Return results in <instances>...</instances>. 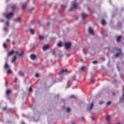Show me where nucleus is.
<instances>
[{
    "instance_id": "f257e3e1",
    "label": "nucleus",
    "mask_w": 124,
    "mask_h": 124,
    "mask_svg": "<svg viewBox=\"0 0 124 124\" xmlns=\"http://www.w3.org/2000/svg\"><path fill=\"white\" fill-rule=\"evenodd\" d=\"M14 16V13L13 12L9 13L8 14L6 15L5 16V18L7 19L8 20H11L12 19V17Z\"/></svg>"
},
{
    "instance_id": "f03ea898",
    "label": "nucleus",
    "mask_w": 124,
    "mask_h": 124,
    "mask_svg": "<svg viewBox=\"0 0 124 124\" xmlns=\"http://www.w3.org/2000/svg\"><path fill=\"white\" fill-rule=\"evenodd\" d=\"M78 7V4L75 2V1L72 2V6L69 9V11H72L74 9H76Z\"/></svg>"
},
{
    "instance_id": "7ed1b4c3",
    "label": "nucleus",
    "mask_w": 124,
    "mask_h": 124,
    "mask_svg": "<svg viewBox=\"0 0 124 124\" xmlns=\"http://www.w3.org/2000/svg\"><path fill=\"white\" fill-rule=\"evenodd\" d=\"M71 47V43L67 42L65 43V47L67 50H68V49H70Z\"/></svg>"
},
{
    "instance_id": "20e7f679",
    "label": "nucleus",
    "mask_w": 124,
    "mask_h": 124,
    "mask_svg": "<svg viewBox=\"0 0 124 124\" xmlns=\"http://www.w3.org/2000/svg\"><path fill=\"white\" fill-rule=\"evenodd\" d=\"M117 51L119 52V53H117L115 54V57L116 58H118L120 56V55L122 54V49H119V48H116Z\"/></svg>"
},
{
    "instance_id": "39448f33",
    "label": "nucleus",
    "mask_w": 124,
    "mask_h": 124,
    "mask_svg": "<svg viewBox=\"0 0 124 124\" xmlns=\"http://www.w3.org/2000/svg\"><path fill=\"white\" fill-rule=\"evenodd\" d=\"M14 53H15L16 55H18V54H19V51H15L14 50H12L10 52H9L8 56H11V55H13Z\"/></svg>"
},
{
    "instance_id": "423d86ee",
    "label": "nucleus",
    "mask_w": 124,
    "mask_h": 124,
    "mask_svg": "<svg viewBox=\"0 0 124 124\" xmlns=\"http://www.w3.org/2000/svg\"><path fill=\"white\" fill-rule=\"evenodd\" d=\"M88 31L90 34H92V35H94V33L93 32V29L92 27H89Z\"/></svg>"
},
{
    "instance_id": "0eeeda50",
    "label": "nucleus",
    "mask_w": 124,
    "mask_h": 124,
    "mask_svg": "<svg viewBox=\"0 0 124 124\" xmlns=\"http://www.w3.org/2000/svg\"><path fill=\"white\" fill-rule=\"evenodd\" d=\"M30 58L31 59V60H32V61H35L36 60V55H35V54H31Z\"/></svg>"
},
{
    "instance_id": "6e6552de",
    "label": "nucleus",
    "mask_w": 124,
    "mask_h": 124,
    "mask_svg": "<svg viewBox=\"0 0 124 124\" xmlns=\"http://www.w3.org/2000/svg\"><path fill=\"white\" fill-rule=\"evenodd\" d=\"M49 47L50 46L49 45H46L43 46V49L44 51H46V50H48V49H49Z\"/></svg>"
},
{
    "instance_id": "1a4fd4ad",
    "label": "nucleus",
    "mask_w": 124,
    "mask_h": 124,
    "mask_svg": "<svg viewBox=\"0 0 124 124\" xmlns=\"http://www.w3.org/2000/svg\"><path fill=\"white\" fill-rule=\"evenodd\" d=\"M81 16L82 17V19L84 20L85 19V18H87V17H88V15L87 14H85V13H82L81 14Z\"/></svg>"
},
{
    "instance_id": "9d476101",
    "label": "nucleus",
    "mask_w": 124,
    "mask_h": 124,
    "mask_svg": "<svg viewBox=\"0 0 124 124\" xmlns=\"http://www.w3.org/2000/svg\"><path fill=\"white\" fill-rule=\"evenodd\" d=\"M64 72H67V70L65 69V70H62L61 72L59 73V75H62Z\"/></svg>"
},
{
    "instance_id": "9b49d317",
    "label": "nucleus",
    "mask_w": 124,
    "mask_h": 124,
    "mask_svg": "<svg viewBox=\"0 0 124 124\" xmlns=\"http://www.w3.org/2000/svg\"><path fill=\"white\" fill-rule=\"evenodd\" d=\"M93 106H94V104L93 103H92L90 107L88 108V110L90 111L92 110L93 108Z\"/></svg>"
},
{
    "instance_id": "f8f14e48",
    "label": "nucleus",
    "mask_w": 124,
    "mask_h": 124,
    "mask_svg": "<svg viewBox=\"0 0 124 124\" xmlns=\"http://www.w3.org/2000/svg\"><path fill=\"white\" fill-rule=\"evenodd\" d=\"M122 39V36H118L117 38L116 41L117 42H121V39Z\"/></svg>"
},
{
    "instance_id": "ddd939ff",
    "label": "nucleus",
    "mask_w": 124,
    "mask_h": 124,
    "mask_svg": "<svg viewBox=\"0 0 124 124\" xmlns=\"http://www.w3.org/2000/svg\"><path fill=\"white\" fill-rule=\"evenodd\" d=\"M39 39H40V40H44V36H43L42 35H39Z\"/></svg>"
},
{
    "instance_id": "4468645a",
    "label": "nucleus",
    "mask_w": 124,
    "mask_h": 124,
    "mask_svg": "<svg viewBox=\"0 0 124 124\" xmlns=\"http://www.w3.org/2000/svg\"><path fill=\"white\" fill-rule=\"evenodd\" d=\"M4 68L9 69V65H8L7 63H5Z\"/></svg>"
},
{
    "instance_id": "2eb2a0df",
    "label": "nucleus",
    "mask_w": 124,
    "mask_h": 124,
    "mask_svg": "<svg viewBox=\"0 0 124 124\" xmlns=\"http://www.w3.org/2000/svg\"><path fill=\"white\" fill-rule=\"evenodd\" d=\"M26 7H27V4L24 3L22 4V8L23 10H24V9H26Z\"/></svg>"
},
{
    "instance_id": "dca6fc26",
    "label": "nucleus",
    "mask_w": 124,
    "mask_h": 124,
    "mask_svg": "<svg viewBox=\"0 0 124 124\" xmlns=\"http://www.w3.org/2000/svg\"><path fill=\"white\" fill-rule=\"evenodd\" d=\"M16 7H17V5L14 4L12 5L11 8L13 10H14Z\"/></svg>"
},
{
    "instance_id": "f3484780",
    "label": "nucleus",
    "mask_w": 124,
    "mask_h": 124,
    "mask_svg": "<svg viewBox=\"0 0 124 124\" xmlns=\"http://www.w3.org/2000/svg\"><path fill=\"white\" fill-rule=\"evenodd\" d=\"M17 59V57H16V56H14V58L12 59V62H15V61H16Z\"/></svg>"
},
{
    "instance_id": "a211bd4d",
    "label": "nucleus",
    "mask_w": 124,
    "mask_h": 124,
    "mask_svg": "<svg viewBox=\"0 0 124 124\" xmlns=\"http://www.w3.org/2000/svg\"><path fill=\"white\" fill-rule=\"evenodd\" d=\"M10 93H11V90H10L9 89L7 90V91L6 92V94L7 95H8V94H10Z\"/></svg>"
},
{
    "instance_id": "6ab92c4d",
    "label": "nucleus",
    "mask_w": 124,
    "mask_h": 124,
    "mask_svg": "<svg viewBox=\"0 0 124 124\" xmlns=\"http://www.w3.org/2000/svg\"><path fill=\"white\" fill-rule=\"evenodd\" d=\"M57 46L58 47H62V42H60V43L57 44Z\"/></svg>"
},
{
    "instance_id": "aec40b11",
    "label": "nucleus",
    "mask_w": 124,
    "mask_h": 124,
    "mask_svg": "<svg viewBox=\"0 0 124 124\" xmlns=\"http://www.w3.org/2000/svg\"><path fill=\"white\" fill-rule=\"evenodd\" d=\"M24 54H25V52H24V51H21L20 54L18 52V54L17 55H18L19 57H22L24 55Z\"/></svg>"
},
{
    "instance_id": "412c9836",
    "label": "nucleus",
    "mask_w": 124,
    "mask_h": 124,
    "mask_svg": "<svg viewBox=\"0 0 124 124\" xmlns=\"http://www.w3.org/2000/svg\"><path fill=\"white\" fill-rule=\"evenodd\" d=\"M30 31L31 34H34V30L30 29Z\"/></svg>"
},
{
    "instance_id": "4be33fe9",
    "label": "nucleus",
    "mask_w": 124,
    "mask_h": 124,
    "mask_svg": "<svg viewBox=\"0 0 124 124\" xmlns=\"http://www.w3.org/2000/svg\"><path fill=\"white\" fill-rule=\"evenodd\" d=\"M18 74L20 76H23V75H24V73H23L22 71H19L18 72Z\"/></svg>"
},
{
    "instance_id": "5701e85b",
    "label": "nucleus",
    "mask_w": 124,
    "mask_h": 124,
    "mask_svg": "<svg viewBox=\"0 0 124 124\" xmlns=\"http://www.w3.org/2000/svg\"><path fill=\"white\" fill-rule=\"evenodd\" d=\"M106 121L109 122L110 121V115H108L106 118Z\"/></svg>"
},
{
    "instance_id": "b1692460",
    "label": "nucleus",
    "mask_w": 124,
    "mask_h": 124,
    "mask_svg": "<svg viewBox=\"0 0 124 124\" xmlns=\"http://www.w3.org/2000/svg\"><path fill=\"white\" fill-rule=\"evenodd\" d=\"M102 25H103V26H105V25H106V21L104 20H102Z\"/></svg>"
},
{
    "instance_id": "393cba45",
    "label": "nucleus",
    "mask_w": 124,
    "mask_h": 124,
    "mask_svg": "<svg viewBox=\"0 0 124 124\" xmlns=\"http://www.w3.org/2000/svg\"><path fill=\"white\" fill-rule=\"evenodd\" d=\"M17 22H19V23L21 22V18L20 17H18L17 18V19L16 20Z\"/></svg>"
},
{
    "instance_id": "a878e982",
    "label": "nucleus",
    "mask_w": 124,
    "mask_h": 124,
    "mask_svg": "<svg viewBox=\"0 0 124 124\" xmlns=\"http://www.w3.org/2000/svg\"><path fill=\"white\" fill-rule=\"evenodd\" d=\"M81 69L82 71H85V70H86V67L82 66L81 67Z\"/></svg>"
},
{
    "instance_id": "bb28decb",
    "label": "nucleus",
    "mask_w": 124,
    "mask_h": 124,
    "mask_svg": "<svg viewBox=\"0 0 124 124\" xmlns=\"http://www.w3.org/2000/svg\"><path fill=\"white\" fill-rule=\"evenodd\" d=\"M7 73V74H11V73H12V71L11 70H8Z\"/></svg>"
},
{
    "instance_id": "cd10ccee",
    "label": "nucleus",
    "mask_w": 124,
    "mask_h": 124,
    "mask_svg": "<svg viewBox=\"0 0 124 124\" xmlns=\"http://www.w3.org/2000/svg\"><path fill=\"white\" fill-rule=\"evenodd\" d=\"M93 76H92V77H91V83L92 84H93Z\"/></svg>"
},
{
    "instance_id": "c85d7f7f",
    "label": "nucleus",
    "mask_w": 124,
    "mask_h": 124,
    "mask_svg": "<svg viewBox=\"0 0 124 124\" xmlns=\"http://www.w3.org/2000/svg\"><path fill=\"white\" fill-rule=\"evenodd\" d=\"M73 81H76V76H74L72 77Z\"/></svg>"
},
{
    "instance_id": "c756f323",
    "label": "nucleus",
    "mask_w": 124,
    "mask_h": 124,
    "mask_svg": "<svg viewBox=\"0 0 124 124\" xmlns=\"http://www.w3.org/2000/svg\"><path fill=\"white\" fill-rule=\"evenodd\" d=\"M61 7H62V9L64 10V9H65L66 8V6H64L63 5H62L61 6Z\"/></svg>"
},
{
    "instance_id": "7c9ffc66",
    "label": "nucleus",
    "mask_w": 124,
    "mask_h": 124,
    "mask_svg": "<svg viewBox=\"0 0 124 124\" xmlns=\"http://www.w3.org/2000/svg\"><path fill=\"white\" fill-rule=\"evenodd\" d=\"M3 47L4 48H7V45L5 43H3Z\"/></svg>"
},
{
    "instance_id": "2f4dec72",
    "label": "nucleus",
    "mask_w": 124,
    "mask_h": 124,
    "mask_svg": "<svg viewBox=\"0 0 124 124\" xmlns=\"http://www.w3.org/2000/svg\"><path fill=\"white\" fill-rule=\"evenodd\" d=\"M5 24L6 26H9V21H7Z\"/></svg>"
},
{
    "instance_id": "473e14b6",
    "label": "nucleus",
    "mask_w": 124,
    "mask_h": 124,
    "mask_svg": "<svg viewBox=\"0 0 124 124\" xmlns=\"http://www.w3.org/2000/svg\"><path fill=\"white\" fill-rule=\"evenodd\" d=\"M29 92H30V93H31V92H32V88L31 87H30V88H29Z\"/></svg>"
},
{
    "instance_id": "72a5a7b5",
    "label": "nucleus",
    "mask_w": 124,
    "mask_h": 124,
    "mask_svg": "<svg viewBox=\"0 0 124 124\" xmlns=\"http://www.w3.org/2000/svg\"><path fill=\"white\" fill-rule=\"evenodd\" d=\"M70 97V98H75V96L74 95H72Z\"/></svg>"
},
{
    "instance_id": "f704fd0d",
    "label": "nucleus",
    "mask_w": 124,
    "mask_h": 124,
    "mask_svg": "<svg viewBox=\"0 0 124 124\" xmlns=\"http://www.w3.org/2000/svg\"><path fill=\"white\" fill-rule=\"evenodd\" d=\"M93 63H94V64H96V63H97V61H93Z\"/></svg>"
},
{
    "instance_id": "c9c22d12",
    "label": "nucleus",
    "mask_w": 124,
    "mask_h": 124,
    "mask_svg": "<svg viewBox=\"0 0 124 124\" xmlns=\"http://www.w3.org/2000/svg\"><path fill=\"white\" fill-rule=\"evenodd\" d=\"M35 77H37V78L39 77V74H38V73L36 74Z\"/></svg>"
},
{
    "instance_id": "e433bc0d",
    "label": "nucleus",
    "mask_w": 124,
    "mask_h": 124,
    "mask_svg": "<svg viewBox=\"0 0 124 124\" xmlns=\"http://www.w3.org/2000/svg\"><path fill=\"white\" fill-rule=\"evenodd\" d=\"M111 103H112V102L109 101V102H108L107 103V105H108V106L110 105H111Z\"/></svg>"
},
{
    "instance_id": "4c0bfd02",
    "label": "nucleus",
    "mask_w": 124,
    "mask_h": 124,
    "mask_svg": "<svg viewBox=\"0 0 124 124\" xmlns=\"http://www.w3.org/2000/svg\"><path fill=\"white\" fill-rule=\"evenodd\" d=\"M70 110H71L70 108H67V112H70Z\"/></svg>"
},
{
    "instance_id": "58836bf2",
    "label": "nucleus",
    "mask_w": 124,
    "mask_h": 124,
    "mask_svg": "<svg viewBox=\"0 0 124 124\" xmlns=\"http://www.w3.org/2000/svg\"><path fill=\"white\" fill-rule=\"evenodd\" d=\"M3 30H4V31H8V29H7V28H4L3 29Z\"/></svg>"
},
{
    "instance_id": "ea45409f",
    "label": "nucleus",
    "mask_w": 124,
    "mask_h": 124,
    "mask_svg": "<svg viewBox=\"0 0 124 124\" xmlns=\"http://www.w3.org/2000/svg\"><path fill=\"white\" fill-rule=\"evenodd\" d=\"M99 104H100L101 105V104H103V103H104V101H100L99 102Z\"/></svg>"
},
{
    "instance_id": "a19ab883",
    "label": "nucleus",
    "mask_w": 124,
    "mask_h": 124,
    "mask_svg": "<svg viewBox=\"0 0 124 124\" xmlns=\"http://www.w3.org/2000/svg\"><path fill=\"white\" fill-rule=\"evenodd\" d=\"M91 118L92 121H94V117H93V116H91Z\"/></svg>"
},
{
    "instance_id": "79ce46f5",
    "label": "nucleus",
    "mask_w": 124,
    "mask_h": 124,
    "mask_svg": "<svg viewBox=\"0 0 124 124\" xmlns=\"http://www.w3.org/2000/svg\"><path fill=\"white\" fill-rule=\"evenodd\" d=\"M101 60H103V61L104 62L105 61V59L104 58H101Z\"/></svg>"
},
{
    "instance_id": "37998d69",
    "label": "nucleus",
    "mask_w": 124,
    "mask_h": 124,
    "mask_svg": "<svg viewBox=\"0 0 124 124\" xmlns=\"http://www.w3.org/2000/svg\"><path fill=\"white\" fill-rule=\"evenodd\" d=\"M0 22H4V20L2 19V20H0Z\"/></svg>"
},
{
    "instance_id": "c03bdc74",
    "label": "nucleus",
    "mask_w": 124,
    "mask_h": 124,
    "mask_svg": "<svg viewBox=\"0 0 124 124\" xmlns=\"http://www.w3.org/2000/svg\"><path fill=\"white\" fill-rule=\"evenodd\" d=\"M6 109H7L6 107H4L3 108V110H6Z\"/></svg>"
},
{
    "instance_id": "a18cd8bd",
    "label": "nucleus",
    "mask_w": 124,
    "mask_h": 124,
    "mask_svg": "<svg viewBox=\"0 0 124 124\" xmlns=\"http://www.w3.org/2000/svg\"><path fill=\"white\" fill-rule=\"evenodd\" d=\"M31 11H32V10H34V8L32 7L31 9Z\"/></svg>"
},
{
    "instance_id": "49530a36",
    "label": "nucleus",
    "mask_w": 124,
    "mask_h": 124,
    "mask_svg": "<svg viewBox=\"0 0 124 124\" xmlns=\"http://www.w3.org/2000/svg\"><path fill=\"white\" fill-rule=\"evenodd\" d=\"M15 82H17V78H15Z\"/></svg>"
},
{
    "instance_id": "de8ad7c7",
    "label": "nucleus",
    "mask_w": 124,
    "mask_h": 124,
    "mask_svg": "<svg viewBox=\"0 0 124 124\" xmlns=\"http://www.w3.org/2000/svg\"><path fill=\"white\" fill-rule=\"evenodd\" d=\"M6 42H9V39H7V40H6Z\"/></svg>"
},
{
    "instance_id": "09e8293b",
    "label": "nucleus",
    "mask_w": 124,
    "mask_h": 124,
    "mask_svg": "<svg viewBox=\"0 0 124 124\" xmlns=\"http://www.w3.org/2000/svg\"><path fill=\"white\" fill-rule=\"evenodd\" d=\"M117 68H118L119 71H120V68L119 67V66H117Z\"/></svg>"
},
{
    "instance_id": "8fccbe9b",
    "label": "nucleus",
    "mask_w": 124,
    "mask_h": 124,
    "mask_svg": "<svg viewBox=\"0 0 124 124\" xmlns=\"http://www.w3.org/2000/svg\"><path fill=\"white\" fill-rule=\"evenodd\" d=\"M47 26H50V22H47Z\"/></svg>"
},
{
    "instance_id": "3c124183",
    "label": "nucleus",
    "mask_w": 124,
    "mask_h": 124,
    "mask_svg": "<svg viewBox=\"0 0 124 124\" xmlns=\"http://www.w3.org/2000/svg\"><path fill=\"white\" fill-rule=\"evenodd\" d=\"M13 45H15V43L14 42V41L13 42Z\"/></svg>"
},
{
    "instance_id": "603ef678",
    "label": "nucleus",
    "mask_w": 124,
    "mask_h": 124,
    "mask_svg": "<svg viewBox=\"0 0 124 124\" xmlns=\"http://www.w3.org/2000/svg\"><path fill=\"white\" fill-rule=\"evenodd\" d=\"M5 85H6V86H7V82H5Z\"/></svg>"
},
{
    "instance_id": "864d4df0",
    "label": "nucleus",
    "mask_w": 124,
    "mask_h": 124,
    "mask_svg": "<svg viewBox=\"0 0 124 124\" xmlns=\"http://www.w3.org/2000/svg\"><path fill=\"white\" fill-rule=\"evenodd\" d=\"M113 95H116V93H113Z\"/></svg>"
},
{
    "instance_id": "5fc2aeb1",
    "label": "nucleus",
    "mask_w": 124,
    "mask_h": 124,
    "mask_svg": "<svg viewBox=\"0 0 124 124\" xmlns=\"http://www.w3.org/2000/svg\"><path fill=\"white\" fill-rule=\"evenodd\" d=\"M80 62H83V59H81V60H80Z\"/></svg>"
},
{
    "instance_id": "6e6d98bb",
    "label": "nucleus",
    "mask_w": 124,
    "mask_h": 124,
    "mask_svg": "<svg viewBox=\"0 0 124 124\" xmlns=\"http://www.w3.org/2000/svg\"><path fill=\"white\" fill-rule=\"evenodd\" d=\"M82 121H84V120H85V118H84V117H82Z\"/></svg>"
},
{
    "instance_id": "4d7b16f0",
    "label": "nucleus",
    "mask_w": 124,
    "mask_h": 124,
    "mask_svg": "<svg viewBox=\"0 0 124 124\" xmlns=\"http://www.w3.org/2000/svg\"><path fill=\"white\" fill-rule=\"evenodd\" d=\"M121 124V123H116V124Z\"/></svg>"
},
{
    "instance_id": "13d9d810",
    "label": "nucleus",
    "mask_w": 124,
    "mask_h": 124,
    "mask_svg": "<svg viewBox=\"0 0 124 124\" xmlns=\"http://www.w3.org/2000/svg\"><path fill=\"white\" fill-rule=\"evenodd\" d=\"M69 87H70V85H68V86L67 87V88H69Z\"/></svg>"
},
{
    "instance_id": "bf43d9fd",
    "label": "nucleus",
    "mask_w": 124,
    "mask_h": 124,
    "mask_svg": "<svg viewBox=\"0 0 124 124\" xmlns=\"http://www.w3.org/2000/svg\"><path fill=\"white\" fill-rule=\"evenodd\" d=\"M72 124H75V123H72Z\"/></svg>"
},
{
    "instance_id": "052dcab7",
    "label": "nucleus",
    "mask_w": 124,
    "mask_h": 124,
    "mask_svg": "<svg viewBox=\"0 0 124 124\" xmlns=\"http://www.w3.org/2000/svg\"><path fill=\"white\" fill-rule=\"evenodd\" d=\"M76 19H77V20H78V17H77V18H76Z\"/></svg>"
},
{
    "instance_id": "680f3d73",
    "label": "nucleus",
    "mask_w": 124,
    "mask_h": 124,
    "mask_svg": "<svg viewBox=\"0 0 124 124\" xmlns=\"http://www.w3.org/2000/svg\"><path fill=\"white\" fill-rule=\"evenodd\" d=\"M123 97H124V93H123Z\"/></svg>"
},
{
    "instance_id": "e2e57ef3",
    "label": "nucleus",
    "mask_w": 124,
    "mask_h": 124,
    "mask_svg": "<svg viewBox=\"0 0 124 124\" xmlns=\"http://www.w3.org/2000/svg\"><path fill=\"white\" fill-rule=\"evenodd\" d=\"M88 9H89V7H87Z\"/></svg>"
},
{
    "instance_id": "0e129e2a",
    "label": "nucleus",
    "mask_w": 124,
    "mask_h": 124,
    "mask_svg": "<svg viewBox=\"0 0 124 124\" xmlns=\"http://www.w3.org/2000/svg\"><path fill=\"white\" fill-rule=\"evenodd\" d=\"M24 124V122H22V124Z\"/></svg>"
},
{
    "instance_id": "69168bd1",
    "label": "nucleus",
    "mask_w": 124,
    "mask_h": 124,
    "mask_svg": "<svg viewBox=\"0 0 124 124\" xmlns=\"http://www.w3.org/2000/svg\"><path fill=\"white\" fill-rule=\"evenodd\" d=\"M77 0H75V1H76Z\"/></svg>"
}]
</instances>
